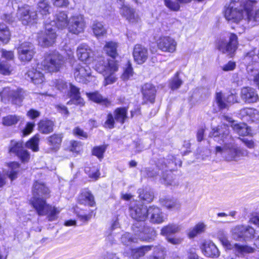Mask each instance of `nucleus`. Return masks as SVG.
<instances>
[{"label":"nucleus","instance_id":"obj_39","mask_svg":"<svg viewBox=\"0 0 259 259\" xmlns=\"http://www.w3.org/2000/svg\"><path fill=\"white\" fill-rule=\"evenodd\" d=\"M231 126L234 132L241 136H246L250 132V130L248 129L247 125L244 123H233Z\"/></svg>","mask_w":259,"mask_h":259},{"label":"nucleus","instance_id":"obj_61","mask_svg":"<svg viewBox=\"0 0 259 259\" xmlns=\"http://www.w3.org/2000/svg\"><path fill=\"white\" fill-rule=\"evenodd\" d=\"M17 156L23 163L27 162L30 159V154L24 149L18 153Z\"/></svg>","mask_w":259,"mask_h":259},{"label":"nucleus","instance_id":"obj_17","mask_svg":"<svg viewBox=\"0 0 259 259\" xmlns=\"http://www.w3.org/2000/svg\"><path fill=\"white\" fill-rule=\"evenodd\" d=\"M76 54L78 58L85 63H90L92 61L94 55L93 50L85 44H82L78 46Z\"/></svg>","mask_w":259,"mask_h":259},{"label":"nucleus","instance_id":"obj_64","mask_svg":"<svg viewBox=\"0 0 259 259\" xmlns=\"http://www.w3.org/2000/svg\"><path fill=\"white\" fill-rule=\"evenodd\" d=\"M188 259H202L199 257L196 253V249L193 247H191L188 250Z\"/></svg>","mask_w":259,"mask_h":259},{"label":"nucleus","instance_id":"obj_37","mask_svg":"<svg viewBox=\"0 0 259 259\" xmlns=\"http://www.w3.org/2000/svg\"><path fill=\"white\" fill-rule=\"evenodd\" d=\"M117 43L111 41L106 42L104 47V50L108 56L114 59L117 55Z\"/></svg>","mask_w":259,"mask_h":259},{"label":"nucleus","instance_id":"obj_53","mask_svg":"<svg viewBox=\"0 0 259 259\" xmlns=\"http://www.w3.org/2000/svg\"><path fill=\"white\" fill-rule=\"evenodd\" d=\"M164 3L167 8L172 11L177 12L180 9L178 0H164Z\"/></svg>","mask_w":259,"mask_h":259},{"label":"nucleus","instance_id":"obj_35","mask_svg":"<svg viewBox=\"0 0 259 259\" xmlns=\"http://www.w3.org/2000/svg\"><path fill=\"white\" fill-rule=\"evenodd\" d=\"M11 33L8 27L3 23H0V42L7 44L10 41Z\"/></svg>","mask_w":259,"mask_h":259},{"label":"nucleus","instance_id":"obj_46","mask_svg":"<svg viewBox=\"0 0 259 259\" xmlns=\"http://www.w3.org/2000/svg\"><path fill=\"white\" fill-rule=\"evenodd\" d=\"M244 231V225H239L234 227L231 231L233 238L236 240L243 239Z\"/></svg>","mask_w":259,"mask_h":259},{"label":"nucleus","instance_id":"obj_43","mask_svg":"<svg viewBox=\"0 0 259 259\" xmlns=\"http://www.w3.org/2000/svg\"><path fill=\"white\" fill-rule=\"evenodd\" d=\"M14 71V67L9 62L0 60V74L10 75Z\"/></svg>","mask_w":259,"mask_h":259},{"label":"nucleus","instance_id":"obj_40","mask_svg":"<svg viewBox=\"0 0 259 259\" xmlns=\"http://www.w3.org/2000/svg\"><path fill=\"white\" fill-rule=\"evenodd\" d=\"M180 230V227L174 224H169L167 226H164L161 230V234L163 236H166L175 234Z\"/></svg>","mask_w":259,"mask_h":259},{"label":"nucleus","instance_id":"obj_26","mask_svg":"<svg viewBox=\"0 0 259 259\" xmlns=\"http://www.w3.org/2000/svg\"><path fill=\"white\" fill-rule=\"evenodd\" d=\"M78 202L80 204L93 206L95 204L94 197L89 191L84 190L79 195Z\"/></svg>","mask_w":259,"mask_h":259},{"label":"nucleus","instance_id":"obj_23","mask_svg":"<svg viewBox=\"0 0 259 259\" xmlns=\"http://www.w3.org/2000/svg\"><path fill=\"white\" fill-rule=\"evenodd\" d=\"M142 93L145 103L147 101L151 103L154 102L156 90L153 84L149 83L145 84L142 87Z\"/></svg>","mask_w":259,"mask_h":259},{"label":"nucleus","instance_id":"obj_13","mask_svg":"<svg viewBox=\"0 0 259 259\" xmlns=\"http://www.w3.org/2000/svg\"><path fill=\"white\" fill-rule=\"evenodd\" d=\"M69 32L76 35L82 32L85 27L84 18L81 15H77L70 18L66 26Z\"/></svg>","mask_w":259,"mask_h":259},{"label":"nucleus","instance_id":"obj_58","mask_svg":"<svg viewBox=\"0 0 259 259\" xmlns=\"http://www.w3.org/2000/svg\"><path fill=\"white\" fill-rule=\"evenodd\" d=\"M219 238L223 246L227 247L228 249H234V244H232L228 240L227 237L224 234H221L219 235Z\"/></svg>","mask_w":259,"mask_h":259},{"label":"nucleus","instance_id":"obj_63","mask_svg":"<svg viewBox=\"0 0 259 259\" xmlns=\"http://www.w3.org/2000/svg\"><path fill=\"white\" fill-rule=\"evenodd\" d=\"M113 73H112L109 75H103V76L105 77V85L112 84L115 82L116 78L113 75Z\"/></svg>","mask_w":259,"mask_h":259},{"label":"nucleus","instance_id":"obj_57","mask_svg":"<svg viewBox=\"0 0 259 259\" xmlns=\"http://www.w3.org/2000/svg\"><path fill=\"white\" fill-rule=\"evenodd\" d=\"M114 114L109 113L107 114L106 120L104 123V126L109 129H112L114 127L115 124V116Z\"/></svg>","mask_w":259,"mask_h":259},{"label":"nucleus","instance_id":"obj_29","mask_svg":"<svg viewBox=\"0 0 259 259\" xmlns=\"http://www.w3.org/2000/svg\"><path fill=\"white\" fill-rule=\"evenodd\" d=\"M54 123L48 119L41 120L38 124V131L44 134H48L53 131Z\"/></svg>","mask_w":259,"mask_h":259},{"label":"nucleus","instance_id":"obj_42","mask_svg":"<svg viewBox=\"0 0 259 259\" xmlns=\"http://www.w3.org/2000/svg\"><path fill=\"white\" fill-rule=\"evenodd\" d=\"M152 246L147 245L143 246L141 247L132 250V256L133 259H138L139 258L144 256L146 252L150 250Z\"/></svg>","mask_w":259,"mask_h":259},{"label":"nucleus","instance_id":"obj_33","mask_svg":"<svg viewBox=\"0 0 259 259\" xmlns=\"http://www.w3.org/2000/svg\"><path fill=\"white\" fill-rule=\"evenodd\" d=\"M140 199L144 202H151L154 198L153 192L149 189H139L138 190Z\"/></svg>","mask_w":259,"mask_h":259},{"label":"nucleus","instance_id":"obj_55","mask_svg":"<svg viewBox=\"0 0 259 259\" xmlns=\"http://www.w3.org/2000/svg\"><path fill=\"white\" fill-rule=\"evenodd\" d=\"M121 241L125 245H129L137 242V238H133L129 233H125L121 237Z\"/></svg>","mask_w":259,"mask_h":259},{"label":"nucleus","instance_id":"obj_21","mask_svg":"<svg viewBox=\"0 0 259 259\" xmlns=\"http://www.w3.org/2000/svg\"><path fill=\"white\" fill-rule=\"evenodd\" d=\"M119 8L120 14L130 23H136L139 22L140 18L134 9L125 5L120 6Z\"/></svg>","mask_w":259,"mask_h":259},{"label":"nucleus","instance_id":"obj_19","mask_svg":"<svg viewBox=\"0 0 259 259\" xmlns=\"http://www.w3.org/2000/svg\"><path fill=\"white\" fill-rule=\"evenodd\" d=\"M256 3L254 0H245V3L243 8L247 16V20L248 22L254 23L253 25H255L259 23V9L258 11L254 13L253 12V6Z\"/></svg>","mask_w":259,"mask_h":259},{"label":"nucleus","instance_id":"obj_18","mask_svg":"<svg viewBox=\"0 0 259 259\" xmlns=\"http://www.w3.org/2000/svg\"><path fill=\"white\" fill-rule=\"evenodd\" d=\"M202 253L206 256L215 258L220 255L219 249L215 244L209 240L204 241L200 246Z\"/></svg>","mask_w":259,"mask_h":259},{"label":"nucleus","instance_id":"obj_6","mask_svg":"<svg viewBox=\"0 0 259 259\" xmlns=\"http://www.w3.org/2000/svg\"><path fill=\"white\" fill-rule=\"evenodd\" d=\"M239 0H231V2L228 7L226 8L224 12V15L226 19L229 21H232L235 23H238L243 18L242 9H238V7L241 6L243 9L244 12L246 13L243 6L245 1L243 3L239 2ZM246 17L247 16L245 14Z\"/></svg>","mask_w":259,"mask_h":259},{"label":"nucleus","instance_id":"obj_20","mask_svg":"<svg viewBox=\"0 0 259 259\" xmlns=\"http://www.w3.org/2000/svg\"><path fill=\"white\" fill-rule=\"evenodd\" d=\"M133 57L135 61L139 64L144 63L147 59L148 52L147 49L141 45H135L133 51Z\"/></svg>","mask_w":259,"mask_h":259},{"label":"nucleus","instance_id":"obj_30","mask_svg":"<svg viewBox=\"0 0 259 259\" xmlns=\"http://www.w3.org/2000/svg\"><path fill=\"white\" fill-rule=\"evenodd\" d=\"M115 119L117 122L123 124L127 119V109L125 107L116 108L114 111Z\"/></svg>","mask_w":259,"mask_h":259},{"label":"nucleus","instance_id":"obj_3","mask_svg":"<svg viewBox=\"0 0 259 259\" xmlns=\"http://www.w3.org/2000/svg\"><path fill=\"white\" fill-rule=\"evenodd\" d=\"M56 25L59 29H63L65 27V13L60 12L56 16L55 19L50 23H45L46 30L38 34V42L42 47H48L53 45L56 38L55 30L51 26Z\"/></svg>","mask_w":259,"mask_h":259},{"label":"nucleus","instance_id":"obj_54","mask_svg":"<svg viewBox=\"0 0 259 259\" xmlns=\"http://www.w3.org/2000/svg\"><path fill=\"white\" fill-rule=\"evenodd\" d=\"M20 120V117L16 115H8L3 118V123L4 125L10 126L16 124Z\"/></svg>","mask_w":259,"mask_h":259},{"label":"nucleus","instance_id":"obj_60","mask_svg":"<svg viewBox=\"0 0 259 259\" xmlns=\"http://www.w3.org/2000/svg\"><path fill=\"white\" fill-rule=\"evenodd\" d=\"M216 101L219 108L221 109L227 108V104L223 99V95L221 93H217L215 97Z\"/></svg>","mask_w":259,"mask_h":259},{"label":"nucleus","instance_id":"obj_62","mask_svg":"<svg viewBox=\"0 0 259 259\" xmlns=\"http://www.w3.org/2000/svg\"><path fill=\"white\" fill-rule=\"evenodd\" d=\"M154 253L155 255L153 257V259H164V251L163 248L161 246L155 249Z\"/></svg>","mask_w":259,"mask_h":259},{"label":"nucleus","instance_id":"obj_45","mask_svg":"<svg viewBox=\"0 0 259 259\" xmlns=\"http://www.w3.org/2000/svg\"><path fill=\"white\" fill-rule=\"evenodd\" d=\"M39 142V135L36 134L26 143V147L34 152L38 151Z\"/></svg>","mask_w":259,"mask_h":259},{"label":"nucleus","instance_id":"obj_14","mask_svg":"<svg viewBox=\"0 0 259 259\" xmlns=\"http://www.w3.org/2000/svg\"><path fill=\"white\" fill-rule=\"evenodd\" d=\"M75 80L82 83H88L92 80L91 70L89 66L78 65L75 69L74 73Z\"/></svg>","mask_w":259,"mask_h":259},{"label":"nucleus","instance_id":"obj_56","mask_svg":"<svg viewBox=\"0 0 259 259\" xmlns=\"http://www.w3.org/2000/svg\"><path fill=\"white\" fill-rule=\"evenodd\" d=\"M245 231L243 232V240L251 239L254 237V229L249 226H244Z\"/></svg>","mask_w":259,"mask_h":259},{"label":"nucleus","instance_id":"obj_22","mask_svg":"<svg viewBox=\"0 0 259 259\" xmlns=\"http://www.w3.org/2000/svg\"><path fill=\"white\" fill-rule=\"evenodd\" d=\"M150 215V221L154 224H160L163 223L165 217L161 209L155 206H149L148 208V215Z\"/></svg>","mask_w":259,"mask_h":259},{"label":"nucleus","instance_id":"obj_10","mask_svg":"<svg viewBox=\"0 0 259 259\" xmlns=\"http://www.w3.org/2000/svg\"><path fill=\"white\" fill-rule=\"evenodd\" d=\"M35 53L34 45L28 41L19 44L17 47V54L19 60L23 63L30 61Z\"/></svg>","mask_w":259,"mask_h":259},{"label":"nucleus","instance_id":"obj_16","mask_svg":"<svg viewBox=\"0 0 259 259\" xmlns=\"http://www.w3.org/2000/svg\"><path fill=\"white\" fill-rule=\"evenodd\" d=\"M158 48L164 52L173 53L177 48L176 40L169 36H161L157 40Z\"/></svg>","mask_w":259,"mask_h":259},{"label":"nucleus","instance_id":"obj_25","mask_svg":"<svg viewBox=\"0 0 259 259\" xmlns=\"http://www.w3.org/2000/svg\"><path fill=\"white\" fill-rule=\"evenodd\" d=\"M241 96L243 100L249 103L256 102L258 100L256 91L252 88H243L241 90Z\"/></svg>","mask_w":259,"mask_h":259},{"label":"nucleus","instance_id":"obj_1","mask_svg":"<svg viewBox=\"0 0 259 259\" xmlns=\"http://www.w3.org/2000/svg\"><path fill=\"white\" fill-rule=\"evenodd\" d=\"M210 137L214 138L223 146L215 147L216 155L220 154L227 161H237L241 157L247 156L248 151L244 149L238 147L232 137L229 134V127L223 124L213 128L209 134Z\"/></svg>","mask_w":259,"mask_h":259},{"label":"nucleus","instance_id":"obj_2","mask_svg":"<svg viewBox=\"0 0 259 259\" xmlns=\"http://www.w3.org/2000/svg\"><path fill=\"white\" fill-rule=\"evenodd\" d=\"M130 215L137 221L132 226L135 235L140 240H153L156 233L152 228L145 226L144 221L147 218L148 208L136 202L131 203L129 208Z\"/></svg>","mask_w":259,"mask_h":259},{"label":"nucleus","instance_id":"obj_9","mask_svg":"<svg viewBox=\"0 0 259 259\" xmlns=\"http://www.w3.org/2000/svg\"><path fill=\"white\" fill-rule=\"evenodd\" d=\"M164 165L169 170L174 169L177 166L176 159L173 156H168V158H160L158 159L156 164L155 169L152 168H146L145 171L148 177L155 178L159 175V171H161V174L164 169Z\"/></svg>","mask_w":259,"mask_h":259},{"label":"nucleus","instance_id":"obj_36","mask_svg":"<svg viewBox=\"0 0 259 259\" xmlns=\"http://www.w3.org/2000/svg\"><path fill=\"white\" fill-rule=\"evenodd\" d=\"M234 250L238 256L244 255L254 251V249L252 247L248 245H241L237 243L234 244Z\"/></svg>","mask_w":259,"mask_h":259},{"label":"nucleus","instance_id":"obj_38","mask_svg":"<svg viewBox=\"0 0 259 259\" xmlns=\"http://www.w3.org/2000/svg\"><path fill=\"white\" fill-rule=\"evenodd\" d=\"M171 170L165 167V165H164V169L161 173V178L160 179L161 183L164 184L166 185H170L172 184L173 177L171 174Z\"/></svg>","mask_w":259,"mask_h":259},{"label":"nucleus","instance_id":"obj_41","mask_svg":"<svg viewBox=\"0 0 259 259\" xmlns=\"http://www.w3.org/2000/svg\"><path fill=\"white\" fill-rule=\"evenodd\" d=\"M50 6L46 0L40 1L37 4V11L44 17L50 14Z\"/></svg>","mask_w":259,"mask_h":259},{"label":"nucleus","instance_id":"obj_28","mask_svg":"<svg viewBox=\"0 0 259 259\" xmlns=\"http://www.w3.org/2000/svg\"><path fill=\"white\" fill-rule=\"evenodd\" d=\"M87 97L89 99L95 103L108 106L110 104V102L105 98H104L98 92L92 93H87Z\"/></svg>","mask_w":259,"mask_h":259},{"label":"nucleus","instance_id":"obj_59","mask_svg":"<svg viewBox=\"0 0 259 259\" xmlns=\"http://www.w3.org/2000/svg\"><path fill=\"white\" fill-rule=\"evenodd\" d=\"M81 148V142L75 141H71L70 142V146L69 147L70 151L77 154L80 151Z\"/></svg>","mask_w":259,"mask_h":259},{"label":"nucleus","instance_id":"obj_11","mask_svg":"<svg viewBox=\"0 0 259 259\" xmlns=\"http://www.w3.org/2000/svg\"><path fill=\"white\" fill-rule=\"evenodd\" d=\"M117 69V64L113 59L105 60L100 58L95 65V69L103 75L114 73Z\"/></svg>","mask_w":259,"mask_h":259},{"label":"nucleus","instance_id":"obj_47","mask_svg":"<svg viewBox=\"0 0 259 259\" xmlns=\"http://www.w3.org/2000/svg\"><path fill=\"white\" fill-rule=\"evenodd\" d=\"M62 141V137L59 135L54 134L48 138V143L53 150H56Z\"/></svg>","mask_w":259,"mask_h":259},{"label":"nucleus","instance_id":"obj_34","mask_svg":"<svg viewBox=\"0 0 259 259\" xmlns=\"http://www.w3.org/2000/svg\"><path fill=\"white\" fill-rule=\"evenodd\" d=\"M92 29L94 35L97 37L103 36L107 33L106 29L104 27L103 24L101 22H98L97 21H95L93 22L92 25Z\"/></svg>","mask_w":259,"mask_h":259},{"label":"nucleus","instance_id":"obj_52","mask_svg":"<svg viewBox=\"0 0 259 259\" xmlns=\"http://www.w3.org/2000/svg\"><path fill=\"white\" fill-rule=\"evenodd\" d=\"M133 70L131 64L128 62L125 67L124 68L123 72L121 75V78L123 80L129 79L133 75Z\"/></svg>","mask_w":259,"mask_h":259},{"label":"nucleus","instance_id":"obj_24","mask_svg":"<svg viewBox=\"0 0 259 259\" xmlns=\"http://www.w3.org/2000/svg\"><path fill=\"white\" fill-rule=\"evenodd\" d=\"M68 95L71 98V100L67 102V104L73 103L76 105L83 106L84 105V100L80 97L79 89L73 85L70 84V91Z\"/></svg>","mask_w":259,"mask_h":259},{"label":"nucleus","instance_id":"obj_49","mask_svg":"<svg viewBox=\"0 0 259 259\" xmlns=\"http://www.w3.org/2000/svg\"><path fill=\"white\" fill-rule=\"evenodd\" d=\"M107 147V146L105 145L94 147L92 151V154L101 160L103 158V155L106 151Z\"/></svg>","mask_w":259,"mask_h":259},{"label":"nucleus","instance_id":"obj_44","mask_svg":"<svg viewBox=\"0 0 259 259\" xmlns=\"http://www.w3.org/2000/svg\"><path fill=\"white\" fill-rule=\"evenodd\" d=\"M1 61L11 62L15 59V54L13 51L7 50L5 49L0 50Z\"/></svg>","mask_w":259,"mask_h":259},{"label":"nucleus","instance_id":"obj_48","mask_svg":"<svg viewBox=\"0 0 259 259\" xmlns=\"http://www.w3.org/2000/svg\"><path fill=\"white\" fill-rule=\"evenodd\" d=\"M240 112L244 116H249L252 120L259 119V114L256 109L247 108H244L241 110Z\"/></svg>","mask_w":259,"mask_h":259},{"label":"nucleus","instance_id":"obj_31","mask_svg":"<svg viewBox=\"0 0 259 259\" xmlns=\"http://www.w3.org/2000/svg\"><path fill=\"white\" fill-rule=\"evenodd\" d=\"M9 169L6 175L11 180L13 181L17 178V175L20 170V165L17 162H12L8 163Z\"/></svg>","mask_w":259,"mask_h":259},{"label":"nucleus","instance_id":"obj_51","mask_svg":"<svg viewBox=\"0 0 259 259\" xmlns=\"http://www.w3.org/2000/svg\"><path fill=\"white\" fill-rule=\"evenodd\" d=\"M179 73L177 72L169 83V87L172 90L179 89L183 83L182 79L179 77Z\"/></svg>","mask_w":259,"mask_h":259},{"label":"nucleus","instance_id":"obj_27","mask_svg":"<svg viewBox=\"0 0 259 259\" xmlns=\"http://www.w3.org/2000/svg\"><path fill=\"white\" fill-rule=\"evenodd\" d=\"M26 75L35 84H41L44 82V75L37 69L32 68L28 70Z\"/></svg>","mask_w":259,"mask_h":259},{"label":"nucleus","instance_id":"obj_12","mask_svg":"<svg viewBox=\"0 0 259 259\" xmlns=\"http://www.w3.org/2000/svg\"><path fill=\"white\" fill-rule=\"evenodd\" d=\"M237 37L236 34L232 33L230 35L229 41L224 39L219 41L218 48L223 53L232 57L237 49Z\"/></svg>","mask_w":259,"mask_h":259},{"label":"nucleus","instance_id":"obj_8","mask_svg":"<svg viewBox=\"0 0 259 259\" xmlns=\"http://www.w3.org/2000/svg\"><path fill=\"white\" fill-rule=\"evenodd\" d=\"M25 95V92L21 89H12L9 87L4 88L0 92L2 101L5 103L11 102L13 104L20 105Z\"/></svg>","mask_w":259,"mask_h":259},{"label":"nucleus","instance_id":"obj_15","mask_svg":"<svg viewBox=\"0 0 259 259\" xmlns=\"http://www.w3.org/2000/svg\"><path fill=\"white\" fill-rule=\"evenodd\" d=\"M49 194V190L45 185L41 182L36 181L32 188L33 197L30 200L31 205L33 206V200L46 201L45 199Z\"/></svg>","mask_w":259,"mask_h":259},{"label":"nucleus","instance_id":"obj_4","mask_svg":"<svg viewBox=\"0 0 259 259\" xmlns=\"http://www.w3.org/2000/svg\"><path fill=\"white\" fill-rule=\"evenodd\" d=\"M2 19L8 23H13L19 20L24 25H32L36 23V12L29 6L25 5L19 7L16 13L4 14Z\"/></svg>","mask_w":259,"mask_h":259},{"label":"nucleus","instance_id":"obj_50","mask_svg":"<svg viewBox=\"0 0 259 259\" xmlns=\"http://www.w3.org/2000/svg\"><path fill=\"white\" fill-rule=\"evenodd\" d=\"M23 149L22 142L12 141L9 151L17 156L18 153L20 152Z\"/></svg>","mask_w":259,"mask_h":259},{"label":"nucleus","instance_id":"obj_32","mask_svg":"<svg viewBox=\"0 0 259 259\" xmlns=\"http://www.w3.org/2000/svg\"><path fill=\"white\" fill-rule=\"evenodd\" d=\"M160 201L163 206L170 210H177L181 206L180 202L175 199L161 198Z\"/></svg>","mask_w":259,"mask_h":259},{"label":"nucleus","instance_id":"obj_5","mask_svg":"<svg viewBox=\"0 0 259 259\" xmlns=\"http://www.w3.org/2000/svg\"><path fill=\"white\" fill-rule=\"evenodd\" d=\"M63 63V57L54 51L45 55L44 60L37 64V69L49 72L58 71Z\"/></svg>","mask_w":259,"mask_h":259},{"label":"nucleus","instance_id":"obj_7","mask_svg":"<svg viewBox=\"0 0 259 259\" xmlns=\"http://www.w3.org/2000/svg\"><path fill=\"white\" fill-rule=\"evenodd\" d=\"M33 207L39 215H47L49 221L55 220L60 212L59 208L48 205L46 201L33 200Z\"/></svg>","mask_w":259,"mask_h":259}]
</instances>
